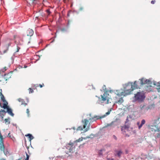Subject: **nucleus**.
Here are the masks:
<instances>
[{
  "label": "nucleus",
  "mask_w": 160,
  "mask_h": 160,
  "mask_svg": "<svg viewBox=\"0 0 160 160\" xmlns=\"http://www.w3.org/2000/svg\"><path fill=\"white\" fill-rule=\"evenodd\" d=\"M123 87L124 90L121 89L116 91L115 93L117 94V96H125L131 94V90L128 89V88H127V87H126L125 85H123Z\"/></svg>",
  "instance_id": "f257e3e1"
},
{
  "label": "nucleus",
  "mask_w": 160,
  "mask_h": 160,
  "mask_svg": "<svg viewBox=\"0 0 160 160\" xmlns=\"http://www.w3.org/2000/svg\"><path fill=\"white\" fill-rule=\"evenodd\" d=\"M139 83L140 82H138V81H135L133 85L132 83L129 82L127 84H125V85L127 87V88H128L129 90H130L131 92L134 89L138 88L139 86H141V85H139Z\"/></svg>",
  "instance_id": "f03ea898"
},
{
  "label": "nucleus",
  "mask_w": 160,
  "mask_h": 160,
  "mask_svg": "<svg viewBox=\"0 0 160 160\" xmlns=\"http://www.w3.org/2000/svg\"><path fill=\"white\" fill-rule=\"evenodd\" d=\"M145 97L143 93L138 92L135 94L133 98L134 102H142L144 99Z\"/></svg>",
  "instance_id": "7ed1b4c3"
},
{
  "label": "nucleus",
  "mask_w": 160,
  "mask_h": 160,
  "mask_svg": "<svg viewBox=\"0 0 160 160\" xmlns=\"http://www.w3.org/2000/svg\"><path fill=\"white\" fill-rule=\"evenodd\" d=\"M152 131L155 132H158L155 135V137L156 139L160 138V128H158L157 125L151 126L150 127Z\"/></svg>",
  "instance_id": "20e7f679"
},
{
  "label": "nucleus",
  "mask_w": 160,
  "mask_h": 160,
  "mask_svg": "<svg viewBox=\"0 0 160 160\" xmlns=\"http://www.w3.org/2000/svg\"><path fill=\"white\" fill-rule=\"evenodd\" d=\"M107 92H104L103 95H101L102 100L103 101H106V103L108 104L111 102V98Z\"/></svg>",
  "instance_id": "39448f33"
},
{
  "label": "nucleus",
  "mask_w": 160,
  "mask_h": 160,
  "mask_svg": "<svg viewBox=\"0 0 160 160\" xmlns=\"http://www.w3.org/2000/svg\"><path fill=\"white\" fill-rule=\"evenodd\" d=\"M138 82H140L139 85L141 86L145 84H149L150 83L151 81L149 79H145L144 78H142L139 79Z\"/></svg>",
  "instance_id": "423d86ee"
},
{
  "label": "nucleus",
  "mask_w": 160,
  "mask_h": 160,
  "mask_svg": "<svg viewBox=\"0 0 160 160\" xmlns=\"http://www.w3.org/2000/svg\"><path fill=\"white\" fill-rule=\"evenodd\" d=\"M118 125V124L117 121H112L111 123L108 124L105 127H110V128L111 129L114 128L115 126Z\"/></svg>",
  "instance_id": "0eeeda50"
},
{
  "label": "nucleus",
  "mask_w": 160,
  "mask_h": 160,
  "mask_svg": "<svg viewBox=\"0 0 160 160\" xmlns=\"http://www.w3.org/2000/svg\"><path fill=\"white\" fill-rule=\"evenodd\" d=\"M66 148L69 150V152H72L74 149L73 143L72 142H70L69 143L67 144Z\"/></svg>",
  "instance_id": "6e6552de"
},
{
  "label": "nucleus",
  "mask_w": 160,
  "mask_h": 160,
  "mask_svg": "<svg viewBox=\"0 0 160 160\" xmlns=\"http://www.w3.org/2000/svg\"><path fill=\"white\" fill-rule=\"evenodd\" d=\"M106 115H104L103 116L100 117L98 116H94L93 118H91L89 119V120L91 122H93L94 121H96L97 120H98L100 118H104L105 117Z\"/></svg>",
  "instance_id": "1a4fd4ad"
},
{
  "label": "nucleus",
  "mask_w": 160,
  "mask_h": 160,
  "mask_svg": "<svg viewBox=\"0 0 160 160\" xmlns=\"http://www.w3.org/2000/svg\"><path fill=\"white\" fill-rule=\"evenodd\" d=\"M122 153V152L121 150H115V152L114 153V154L115 157L120 158L121 157V156Z\"/></svg>",
  "instance_id": "9d476101"
},
{
  "label": "nucleus",
  "mask_w": 160,
  "mask_h": 160,
  "mask_svg": "<svg viewBox=\"0 0 160 160\" xmlns=\"http://www.w3.org/2000/svg\"><path fill=\"white\" fill-rule=\"evenodd\" d=\"M146 122L145 120L143 119L142 120L141 122V123H140L139 122H138L137 123V124L138 126V128L139 129H140L142 127V126L145 124Z\"/></svg>",
  "instance_id": "9b49d317"
},
{
  "label": "nucleus",
  "mask_w": 160,
  "mask_h": 160,
  "mask_svg": "<svg viewBox=\"0 0 160 160\" xmlns=\"http://www.w3.org/2000/svg\"><path fill=\"white\" fill-rule=\"evenodd\" d=\"M7 110L6 111V113H8L9 115L12 117L14 116V114L12 112V111L11 108H8Z\"/></svg>",
  "instance_id": "f8f14e48"
},
{
  "label": "nucleus",
  "mask_w": 160,
  "mask_h": 160,
  "mask_svg": "<svg viewBox=\"0 0 160 160\" xmlns=\"http://www.w3.org/2000/svg\"><path fill=\"white\" fill-rule=\"evenodd\" d=\"M33 30L31 29H28L27 31V34L28 36H32L33 34Z\"/></svg>",
  "instance_id": "ddd939ff"
},
{
  "label": "nucleus",
  "mask_w": 160,
  "mask_h": 160,
  "mask_svg": "<svg viewBox=\"0 0 160 160\" xmlns=\"http://www.w3.org/2000/svg\"><path fill=\"white\" fill-rule=\"evenodd\" d=\"M160 119V115L156 117V118L153 121V123L154 124H158L160 123V121H159Z\"/></svg>",
  "instance_id": "4468645a"
},
{
  "label": "nucleus",
  "mask_w": 160,
  "mask_h": 160,
  "mask_svg": "<svg viewBox=\"0 0 160 160\" xmlns=\"http://www.w3.org/2000/svg\"><path fill=\"white\" fill-rule=\"evenodd\" d=\"M6 113V111L4 110L1 109L0 110V117L3 118L4 116Z\"/></svg>",
  "instance_id": "2eb2a0df"
},
{
  "label": "nucleus",
  "mask_w": 160,
  "mask_h": 160,
  "mask_svg": "<svg viewBox=\"0 0 160 160\" xmlns=\"http://www.w3.org/2000/svg\"><path fill=\"white\" fill-rule=\"evenodd\" d=\"M15 42L17 44V46L20 47V46L23 45L22 41L21 40H20L18 42L16 41Z\"/></svg>",
  "instance_id": "dca6fc26"
},
{
  "label": "nucleus",
  "mask_w": 160,
  "mask_h": 160,
  "mask_svg": "<svg viewBox=\"0 0 160 160\" xmlns=\"http://www.w3.org/2000/svg\"><path fill=\"white\" fill-rule=\"evenodd\" d=\"M123 102V100L122 98H120L118 99L115 102L118 103L119 104H121Z\"/></svg>",
  "instance_id": "f3484780"
},
{
  "label": "nucleus",
  "mask_w": 160,
  "mask_h": 160,
  "mask_svg": "<svg viewBox=\"0 0 160 160\" xmlns=\"http://www.w3.org/2000/svg\"><path fill=\"white\" fill-rule=\"evenodd\" d=\"M5 148V146L4 142H0V150L1 151L4 150Z\"/></svg>",
  "instance_id": "a211bd4d"
},
{
  "label": "nucleus",
  "mask_w": 160,
  "mask_h": 160,
  "mask_svg": "<svg viewBox=\"0 0 160 160\" xmlns=\"http://www.w3.org/2000/svg\"><path fill=\"white\" fill-rule=\"evenodd\" d=\"M7 103H3L2 106H1V108H3L4 109H7L8 108H9V107L8 106V102H6Z\"/></svg>",
  "instance_id": "6ab92c4d"
},
{
  "label": "nucleus",
  "mask_w": 160,
  "mask_h": 160,
  "mask_svg": "<svg viewBox=\"0 0 160 160\" xmlns=\"http://www.w3.org/2000/svg\"><path fill=\"white\" fill-rule=\"evenodd\" d=\"M26 137H28L29 138V141H31V140L34 138V137L30 134H28L25 135Z\"/></svg>",
  "instance_id": "aec40b11"
},
{
  "label": "nucleus",
  "mask_w": 160,
  "mask_h": 160,
  "mask_svg": "<svg viewBox=\"0 0 160 160\" xmlns=\"http://www.w3.org/2000/svg\"><path fill=\"white\" fill-rule=\"evenodd\" d=\"M84 123L83 125V128H85L88 122V119H85L84 120Z\"/></svg>",
  "instance_id": "412c9836"
},
{
  "label": "nucleus",
  "mask_w": 160,
  "mask_h": 160,
  "mask_svg": "<svg viewBox=\"0 0 160 160\" xmlns=\"http://www.w3.org/2000/svg\"><path fill=\"white\" fill-rule=\"evenodd\" d=\"M128 127H127L126 126H125V127H122L121 128V131L122 132V133L123 134H124L126 132V131H125V129L126 128H128Z\"/></svg>",
  "instance_id": "4be33fe9"
},
{
  "label": "nucleus",
  "mask_w": 160,
  "mask_h": 160,
  "mask_svg": "<svg viewBox=\"0 0 160 160\" xmlns=\"http://www.w3.org/2000/svg\"><path fill=\"white\" fill-rule=\"evenodd\" d=\"M103 149H101L99 150L98 152V155L100 157H102L103 156V154L102 151H103Z\"/></svg>",
  "instance_id": "5701e85b"
},
{
  "label": "nucleus",
  "mask_w": 160,
  "mask_h": 160,
  "mask_svg": "<svg viewBox=\"0 0 160 160\" xmlns=\"http://www.w3.org/2000/svg\"><path fill=\"white\" fill-rule=\"evenodd\" d=\"M1 99H2V101L4 102H6V100L5 99L4 97V96L2 94V93H1Z\"/></svg>",
  "instance_id": "b1692460"
},
{
  "label": "nucleus",
  "mask_w": 160,
  "mask_h": 160,
  "mask_svg": "<svg viewBox=\"0 0 160 160\" xmlns=\"http://www.w3.org/2000/svg\"><path fill=\"white\" fill-rule=\"evenodd\" d=\"M18 101L20 102H21V104L22 105H23L24 104V103L25 102V101H24L22 99H21L20 98H19V99H18Z\"/></svg>",
  "instance_id": "393cba45"
},
{
  "label": "nucleus",
  "mask_w": 160,
  "mask_h": 160,
  "mask_svg": "<svg viewBox=\"0 0 160 160\" xmlns=\"http://www.w3.org/2000/svg\"><path fill=\"white\" fill-rule=\"evenodd\" d=\"M2 151L6 155H8L9 154V152H8V151L7 149H5L4 148V150H3Z\"/></svg>",
  "instance_id": "a878e982"
},
{
  "label": "nucleus",
  "mask_w": 160,
  "mask_h": 160,
  "mask_svg": "<svg viewBox=\"0 0 160 160\" xmlns=\"http://www.w3.org/2000/svg\"><path fill=\"white\" fill-rule=\"evenodd\" d=\"M157 86L158 87L157 90L158 92H160V83H158Z\"/></svg>",
  "instance_id": "bb28decb"
},
{
  "label": "nucleus",
  "mask_w": 160,
  "mask_h": 160,
  "mask_svg": "<svg viewBox=\"0 0 160 160\" xmlns=\"http://www.w3.org/2000/svg\"><path fill=\"white\" fill-rule=\"evenodd\" d=\"M4 142L3 137L2 134H0V142Z\"/></svg>",
  "instance_id": "cd10ccee"
},
{
  "label": "nucleus",
  "mask_w": 160,
  "mask_h": 160,
  "mask_svg": "<svg viewBox=\"0 0 160 160\" xmlns=\"http://www.w3.org/2000/svg\"><path fill=\"white\" fill-rule=\"evenodd\" d=\"M83 127H82V126H79L78 127V128H77V130H82L83 129Z\"/></svg>",
  "instance_id": "c85d7f7f"
},
{
  "label": "nucleus",
  "mask_w": 160,
  "mask_h": 160,
  "mask_svg": "<svg viewBox=\"0 0 160 160\" xmlns=\"http://www.w3.org/2000/svg\"><path fill=\"white\" fill-rule=\"evenodd\" d=\"M4 121L5 123L7 124H9L10 123V122L7 119H5L4 120Z\"/></svg>",
  "instance_id": "c756f323"
},
{
  "label": "nucleus",
  "mask_w": 160,
  "mask_h": 160,
  "mask_svg": "<svg viewBox=\"0 0 160 160\" xmlns=\"http://www.w3.org/2000/svg\"><path fill=\"white\" fill-rule=\"evenodd\" d=\"M7 69V68L6 67H4L2 69L1 71L2 72H4L5 71H6Z\"/></svg>",
  "instance_id": "7c9ffc66"
},
{
  "label": "nucleus",
  "mask_w": 160,
  "mask_h": 160,
  "mask_svg": "<svg viewBox=\"0 0 160 160\" xmlns=\"http://www.w3.org/2000/svg\"><path fill=\"white\" fill-rule=\"evenodd\" d=\"M48 14V15H49L51 13V12L50 11V9H48L46 10Z\"/></svg>",
  "instance_id": "2f4dec72"
},
{
  "label": "nucleus",
  "mask_w": 160,
  "mask_h": 160,
  "mask_svg": "<svg viewBox=\"0 0 160 160\" xmlns=\"http://www.w3.org/2000/svg\"><path fill=\"white\" fill-rule=\"evenodd\" d=\"M29 93H32L33 92V89H32V88H29Z\"/></svg>",
  "instance_id": "473e14b6"
},
{
  "label": "nucleus",
  "mask_w": 160,
  "mask_h": 160,
  "mask_svg": "<svg viewBox=\"0 0 160 160\" xmlns=\"http://www.w3.org/2000/svg\"><path fill=\"white\" fill-rule=\"evenodd\" d=\"M20 49V47L17 46V50L16 51V52H15V53L18 52L19 51Z\"/></svg>",
  "instance_id": "72a5a7b5"
},
{
  "label": "nucleus",
  "mask_w": 160,
  "mask_h": 160,
  "mask_svg": "<svg viewBox=\"0 0 160 160\" xmlns=\"http://www.w3.org/2000/svg\"><path fill=\"white\" fill-rule=\"evenodd\" d=\"M26 112L28 114V116L29 117V111L28 109H27L26 110Z\"/></svg>",
  "instance_id": "f704fd0d"
},
{
  "label": "nucleus",
  "mask_w": 160,
  "mask_h": 160,
  "mask_svg": "<svg viewBox=\"0 0 160 160\" xmlns=\"http://www.w3.org/2000/svg\"><path fill=\"white\" fill-rule=\"evenodd\" d=\"M26 153L27 157L25 160H28L29 158V156L28 154L26 152Z\"/></svg>",
  "instance_id": "c9c22d12"
},
{
  "label": "nucleus",
  "mask_w": 160,
  "mask_h": 160,
  "mask_svg": "<svg viewBox=\"0 0 160 160\" xmlns=\"http://www.w3.org/2000/svg\"><path fill=\"white\" fill-rule=\"evenodd\" d=\"M83 139L82 138H79L78 139L77 141L78 142H80V141H81Z\"/></svg>",
  "instance_id": "e433bc0d"
},
{
  "label": "nucleus",
  "mask_w": 160,
  "mask_h": 160,
  "mask_svg": "<svg viewBox=\"0 0 160 160\" xmlns=\"http://www.w3.org/2000/svg\"><path fill=\"white\" fill-rule=\"evenodd\" d=\"M106 89V86L105 85H104L102 88V90H105Z\"/></svg>",
  "instance_id": "4c0bfd02"
},
{
  "label": "nucleus",
  "mask_w": 160,
  "mask_h": 160,
  "mask_svg": "<svg viewBox=\"0 0 160 160\" xmlns=\"http://www.w3.org/2000/svg\"><path fill=\"white\" fill-rule=\"evenodd\" d=\"M155 2V0H154V1H152L151 2V3L152 4H154Z\"/></svg>",
  "instance_id": "58836bf2"
},
{
  "label": "nucleus",
  "mask_w": 160,
  "mask_h": 160,
  "mask_svg": "<svg viewBox=\"0 0 160 160\" xmlns=\"http://www.w3.org/2000/svg\"><path fill=\"white\" fill-rule=\"evenodd\" d=\"M88 128H86L84 130V132H86L88 131Z\"/></svg>",
  "instance_id": "ea45409f"
},
{
  "label": "nucleus",
  "mask_w": 160,
  "mask_h": 160,
  "mask_svg": "<svg viewBox=\"0 0 160 160\" xmlns=\"http://www.w3.org/2000/svg\"><path fill=\"white\" fill-rule=\"evenodd\" d=\"M83 9V8L82 7H81L80 8L79 10L82 11Z\"/></svg>",
  "instance_id": "a19ab883"
},
{
  "label": "nucleus",
  "mask_w": 160,
  "mask_h": 160,
  "mask_svg": "<svg viewBox=\"0 0 160 160\" xmlns=\"http://www.w3.org/2000/svg\"><path fill=\"white\" fill-rule=\"evenodd\" d=\"M10 132L9 133H8V136L10 138H11V136L10 135Z\"/></svg>",
  "instance_id": "79ce46f5"
},
{
  "label": "nucleus",
  "mask_w": 160,
  "mask_h": 160,
  "mask_svg": "<svg viewBox=\"0 0 160 160\" xmlns=\"http://www.w3.org/2000/svg\"><path fill=\"white\" fill-rule=\"evenodd\" d=\"M107 160H113V159L111 158H107Z\"/></svg>",
  "instance_id": "37998d69"
},
{
  "label": "nucleus",
  "mask_w": 160,
  "mask_h": 160,
  "mask_svg": "<svg viewBox=\"0 0 160 160\" xmlns=\"http://www.w3.org/2000/svg\"><path fill=\"white\" fill-rule=\"evenodd\" d=\"M113 137L114 138V139H117V138L114 135H113Z\"/></svg>",
  "instance_id": "c03bdc74"
},
{
  "label": "nucleus",
  "mask_w": 160,
  "mask_h": 160,
  "mask_svg": "<svg viewBox=\"0 0 160 160\" xmlns=\"http://www.w3.org/2000/svg\"><path fill=\"white\" fill-rule=\"evenodd\" d=\"M43 86H44L43 84L42 85L39 84V86L40 87V88H42Z\"/></svg>",
  "instance_id": "a18cd8bd"
},
{
  "label": "nucleus",
  "mask_w": 160,
  "mask_h": 160,
  "mask_svg": "<svg viewBox=\"0 0 160 160\" xmlns=\"http://www.w3.org/2000/svg\"><path fill=\"white\" fill-rule=\"evenodd\" d=\"M35 0H31V1H32V2L33 3H34V2L35 1Z\"/></svg>",
  "instance_id": "49530a36"
},
{
  "label": "nucleus",
  "mask_w": 160,
  "mask_h": 160,
  "mask_svg": "<svg viewBox=\"0 0 160 160\" xmlns=\"http://www.w3.org/2000/svg\"><path fill=\"white\" fill-rule=\"evenodd\" d=\"M23 105H24L25 106L27 105V103H25L24 102V104Z\"/></svg>",
  "instance_id": "de8ad7c7"
},
{
  "label": "nucleus",
  "mask_w": 160,
  "mask_h": 160,
  "mask_svg": "<svg viewBox=\"0 0 160 160\" xmlns=\"http://www.w3.org/2000/svg\"><path fill=\"white\" fill-rule=\"evenodd\" d=\"M126 121H127V122L128 121V117H127V119H126Z\"/></svg>",
  "instance_id": "09e8293b"
},
{
  "label": "nucleus",
  "mask_w": 160,
  "mask_h": 160,
  "mask_svg": "<svg viewBox=\"0 0 160 160\" xmlns=\"http://www.w3.org/2000/svg\"><path fill=\"white\" fill-rule=\"evenodd\" d=\"M27 67V66H26V65H24V68H26Z\"/></svg>",
  "instance_id": "8fccbe9b"
},
{
  "label": "nucleus",
  "mask_w": 160,
  "mask_h": 160,
  "mask_svg": "<svg viewBox=\"0 0 160 160\" xmlns=\"http://www.w3.org/2000/svg\"><path fill=\"white\" fill-rule=\"evenodd\" d=\"M47 0H43V2H45Z\"/></svg>",
  "instance_id": "3c124183"
},
{
  "label": "nucleus",
  "mask_w": 160,
  "mask_h": 160,
  "mask_svg": "<svg viewBox=\"0 0 160 160\" xmlns=\"http://www.w3.org/2000/svg\"><path fill=\"white\" fill-rule=\"evenodd\" d=\"M41 10H39L38 11V12H41Z\"/></svg>",
  "instance_id": "603ef678"
},
{
  "label": "nucleus",
  "mask_w": 160,
  "mask_h": 160,
  "mask_svg": "<svg viewBox=\"0 0 160 160\" xmlns=\"http://www.w3.org/2000/svg\"><path fill=\"white\" fill-rule=\"evenodd\" d=\"M109 113H109V112H108L106 113V114H109Z\"/></svg>",
  "instance_id": "864d4df0"
},
{
  "label": "nucleus",
  "mask_w": 160,
  "mask_h": 160,
  "mask_svg": "<svg viewBox=\"0 0 160 160\" xmlns=\"http://www.w3.org/2000/svg\"><path fill=\"white\" fill-rule=\"evenodd\" d=\"M11 44L10 43H9V44H8V46H10V45H11Z\"/></svg>",
  "instance_id": "5fc2aeb1"
},
{
  "label": "nucleus",
  "mask_w": 160,
  "mask_h": 160,
  "mask_svg": "<svg viewBox=\"0 0 160 160\" xmlns=\"http://www.w3.org/2000/svg\"><path fill=\"white\" fill-rule=\"evenodd\" d=\"M1 106H2V105L0 103V106L1 107Z\"/></svg>",
  "instance_id": "6e6d98bb"
},
{
  "label": "nucleus",
  "mask_w": 160,
  "mask_h": 160,
  "mask_svg": "<svg viewBox=\"0 0 160 160\" xmlns=\"http://www.w3.org/2000/svg\"><path fill=\"white\" fill-rule=\"evenodd\" d=\"M54 40H53V41L51 42H54Z\"/></svg>",
  "instance_id": "4d7b16f0"
},
{
  "label": "nucleus",
  "mask_w": 160,
  "mask_h": 160,
  "mask_svg": "<svg viewBox=\"0 0 160 160\" xmlns=\"http://www.w3.org/2000/svg\"><path fill=\"white\" fill-rule=\"evenodd\" d=\"M66 153L67 154H68V153L67 152H66Z\"/></svg>",
  "instance_id": "13d9d810"
},
{
  "label": "nucleus",
  "mask_w": 160,
  "mask_h": 160,
  "mask_svg": "<svg viewBox=\"0 0 160 160\" xmlns=\"http://www.w3.org/2000/svg\"><path fill=\"white\" fill-rule=\"evenodd\" d=\"M91 114H89V115H90V116H91Z\"/></svg>",
  "instance_id": "bf43d9fd"
},
{
  "label": "nucleus",
  "mask_w": 160,
  "mask_h": 160,
  "mask_svg": "<svg viewBox=\"0 0 160 160\" xmlns=\"http://www.w3.org/2000/svg\"><path fill=\"white\" fill-rule=\"evenodd\" d=\"M30 42V41H29V42H28V43H29Z\"/></svg>",
  "instance_id": "052dcab7"
}]
</instances>
